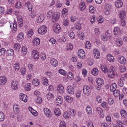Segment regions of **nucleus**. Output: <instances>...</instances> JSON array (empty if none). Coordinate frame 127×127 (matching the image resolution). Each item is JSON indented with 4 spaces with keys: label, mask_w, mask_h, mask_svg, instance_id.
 Here are the masks:
<instances>
[{
    "label": "nucleus",
    "mask_w": 127,
    "mask_h": 127,
    "mask_svg": "<svg viewBox=\"0 0 127 127\" xmlns=\"http://www.w3.org/2000/svg\"><path fill=\"white\" fill-rule=\"evenodd\" d=\"M86 110L88 114L91 115L92 114V111L91 108L90 106H88L86 107Z\"/></svg>",
    "instance_id": "nucleus-30"
},
{
    "label": "nucleus",
    "mask_w": 127,
    "mask_h": 127,
    "mask_svg": "<svg viewBox=\"0 0 127 127\" xmlns=\"http://www.w3.org/2000/svg\"><path fill=\"white\" fill-rule=\"evenodd\" d=\"M85 8L86 6L85 2L83 1H82L81 2L80 5V10L83 11L85 9Z\"/></svg>",
    "instance_id": "nucleus-25"
},
{
    "label": "nucleus",
    "mask_w": 127,
    "mask_h": 127,
    "mask_svg": "<svg viewBox=\"0 0 127 127\" xmlns=\"http://www.w3.org/2000/svg\"><path fill=\"white\" fill-rule=\"evenodd\" d=\"M120 113L121 116L124 118H125L127 115V112L124 109H122L120 111Z\"/></svg>",
    "instance_id": "nucleus-33"
},
{
    "label": "nucleus",
    "mask_w": 127,
    "mask_h": 127,
    "mask_svg": "<svg viewBox=\"0 0 127 127\" xmlns=\"http://www.w3.org/2000/svg\"><path fill=\"white\" fill-rule=\"evenodd\" d=\"M67 90L69 94H71L74 93V89L73 87L71 86H69L67 88Z\"/></svg>",
    "instance_id": "nucleus-16"
},
{
    "label": "nucleus",
    "mask_w": 127,
    "mask_h": 127,
    "mask_svg": "<svg viewBox=\"0 0 127 127\" xmlns=\"http://www.w3.org/2000/svg\"><path fill=\"white\" fill-rule=\"evenodd\" d=\"M7 55H12L14 54V51L12 49H8L6 52Z\"/></svg>",
    "instance_id": "nucleus-29"
},
{
    "label": "nucleus",
    "mask_w": 127,
    "mask_h": 127,
    "mask_svg": "<svg viewBox=\"0 0 127 127\" xmlns=\"http://www.w3.org/2000/svg\"><path fill=\"white\" fill-rule=\"evenodd\" d=\"M114 33L115 35H118L120 33V30L118 27H116L114 30Z\"/></svg>",
    "instance_id": "nucleus-28"
},
{
    "label": "nucleus",
    "mask_w": 127,
    "mask_h": 127,
    "mask_svg": "<svg viewBox=\"0 0 127 127\" xmlns=\"http://www.w3.org/2000/svg\"><path fill=\"white\" fill-rule=\"evenodd\" d=\"M23 96H24L23 98H20V100L26 102H27V96L26 95H23Z\"/></svg>",
    "instance_id": "nucleus-53"
},
{
    "label": "nucleus",
    "mask_w": 127,
    "mask_h": 127,
    "mask_svg": "<svg viewBox=\"0 0 127 127\" xmlns=\"http://www.w3.org/2000/svg\"><path fill=\"white\" fill-rule=\"evenodd\" d=\"M14 70L15 71H17L19 69V63H16L14 65Z\"/></svg>",
    "instance_id": "nucleus-42"
},
{
    "label": "nucleus",
    "mask_w": 127,
    "mask_h": 127,
    "mask_svg": "<svg viewBox=\"0 0 127 127\" xmlns=\"http://www.w3.org/2000/svg\"><path fill=\"white\" fill-rule=\"evenodd\" d=\"M46 96L47 98L49 99L51 98H53L54 96L50 92L48 93L47 94Z\"/></svg>",
    "instance_id": "nucleus-49"
},
{
    "label": "nucleus",
    "mask_w": 127,
    "mask_h": 127,
    "mask_svg": "<svg viewBox=\"0 0 127 127\" xmlns=\"http://www.w3.org/2000/svg\"><path fill=\"white\" fill-rule=\"evenodd\" d=\"M70 114L72 116H74L75 114V110L73 109H71L70 110Z\"/></svg>",
    "instance_id": "nucleus-60"
},
{
    "label": "nucleus",
    "mask_w": 127,
    "mask_h": 127,
    "mask_svg": "<svg viewBox=\"0 0 127 127\" xmlns=\"http://www.w3.org/2000/svg\"><path fill=\"white\" fill-rule=\"evenodd\" d=\"M4 115L2 112H0V121H3L4 119Z\"/></svg>",
    "instance_id": "nucleus-41"
},
{
    "label": "nucleus",
    "mask_w": 127,
    "mask_h": 127,
    "mask_svg": "<svg viewBox=\"0 0 127 127\" xmlns=\"http://www.w3.org/2000/svg\"><path fill=\"white\" fill-rule=\"evenodd\" d=\"M13 24V32L15 33L17 30V24L16 21H14Z\"/></svg>",
    "instance_id": "nucleus-40"
},
{
    "label": "nucleus",
    "mask_w": 127,
    "mask_h": 127,
    "mask_svg": "<svg viewBox=\"0 0 127 127\" xmlns=\"http://www.w3.org/2000/svg\"><path fill=\"white\" fill-rule=\"evenodd\" d=\"M60 17V14L59 13H56L53 15L52 17V20L53 22H55L57 21L59 19Z\"/></svg>",
    "instance_id": "nucleus-6"
},
{
    "label": "nucleus",
    "mask_w": 127,
    "mask_h": 127,
    "mask_svg": "<svg viewBox=\"0 0 127 127\" xmlns=\"http://www.w3.org/2000/svg\"><path fill=\"white\" fill-rule=\"evenodd\" d=\"M98 70L95 68L93 69L91 71V73L92 74L95 76L97 75L98 73Z\"/></svg>",
    "instance_id": "nucleus-24"
},
{
    "label": "nucleus",
    "mask_w": 127,
    "mask_h": 127,
    "mask_svg": "<svg viewBox=\"0 0 127 127\" xmlns=\"http://www.w3.org/2000/svg\"><path fill=\"white\" fill-rule=\"evenodd\" d=\"M119 17L121 20L124 19L125 16V11L123 10L120 11L119 14Z\"/></svg>",
    "instance_id": "nucleus-15"
},
{
    "label": "nucleus",
    "mask_w": 127,
    "mask_h": 127,
    "mask_svg": "<svg viewBox=\"0 0 127 127\" xmlns=\"http://www.w3.org/2000/svg\"><path fill=\"white\" fill-rule=\"evenodd\" d=\"M96 82L99 86H100L103 84L104 81L103 79L101 78H97L96 79Z\"/></svg>",
    "instance_id": "nucleus-19"
},
{
    "label": "nucleus",
    "mask_w": 127,
    "mask_h": 127,
    "mask_svg": "<svg viewBox=\"0 0 127 127\" xmlns=\"http://www.w3.org/2000/svg\"><path fill=\"white\" fill-rule=\"evenodd\" d=\"M31 84L29 83H28L27 84L25 85V89L27 91H29L31 89Z\"/></svg>",
    "instance_id": "nucleus-37"
},
{
    "label": "nucleus",
    "mask_w": 127,
    "mask_h": 127,
    "mask_svg": "<svg viewBox=\"0 0 127 127\" xmlns=\"http://www.w3.org/2000/svg\"><path fill=\"white\" fill-rule=\"evenodd\" d=\"M117 87L116 84L114 83L112 84L110 86V89L111 91L113 92L114 91L116 90V89Z\"/></svg>",
    "instance_id": "nucleus-22"
},
{
    "label": "nucleus",
    "mask_w": 127,
    "mask_h": 127,
    "mask_svg": "<svg viewBox=\"0 0 127 127\" xmlns=\"http://www.w3.org/2000/svg\"><path fill=\"white\" fill-rule=\"evenodd\" d=\"M101 68L102 71L105 73H106L108 71L107 69V67H104V66H101Z\"/></svg>",
    "instance_id": "nucleus-62"
},
{
    "label": "nucleus",
    "mask_w": 127,
    "mask_h": 127,
    "mask_svg": "<svg viewBox=\"0 0 127 127\" xmlns=\"http://www.w3.org/2000/svg\"><path fill=\"white\" fill-rule=\"evenodd\" d=\"M39 57L38 52L36 50L32 51V57L35 59H38Z\"/></svg>",
    "instance_id": "nucleus-12"
},
{
    "label": "nucleus",
    "mask_w": 127,
    "mask_h": 127,
    "mask_svg": "<svg viewBox=\"0 0 127 127\" xmlns=\"http://www.w3.org/2000/svg\"><path fill=\"white\" fill-rule=\"evenodd\" d=\"M18 23L19 24V27H21L22 26V23L23 21L22 19L20 18L19 20H18Z\"/></svg>",
    "instance_id": "nucleus-55"
},
{
    "label": "nucleus",
    "mask_w": 127,
    "mask_h": 127,
    "mask_svg": "<svg viewBox=\"0 0 127 127\" xmlns=\"http://www.w3.org/2000/svg\"><path fill=\"white\" fill-rule=\"evenodd\" d=\"M7 79L4 76H1L0 77V85H3L6 82Z\"/></svg>",
    "instance_id": "nucleus-10"
},
{
    "label": "nucleus",
    "mask_w": 127,
    "mask_h": 127,
    "mask_svg": "<svg viewBox=\"0 0 127 127\" xmlns=\"http://www.w3.org/2000/svg\"><path fill=\"white\" fill-rule=\"evenodd\" d=\"M119 70L120 72H123L126 71V68L124 65H121L119 66Z\"/></svg>",
    "instance_id": "nucleus-46"
},
{
    "label": "nucleus",
    "mask_w": 127,
    "mask_h": 127,
    "mask_svg": "<svg viewBox=\"0 0 127 127\" xmlns=\"http://www.w3.org/2000/svg\"><path fill=\"white\" fill-rule=\"evenodd\" d=\"M51 64L54 67H56L58 64V61L57 60L52 58L50 60Z\"/></svg>",
    "instance_id": "nucleus-14"
},
{
    "label": "nucleus",
    "mask_w": 127,
    "mask_h": 127,
    "mask_svg": "<svg viewBox=\"0 0 127 127\" xmlns=\"http://www.w3.org/2000/svg\"><path fill=\"white\" fill-rule=\"evenodd\" d=\"M83 91L84 93L87 96L89 95L91 93L90 88L87 86H84L83 88Z\"/></svg>",
    "instance_id": "nucleus-2"
},
{
    "label": "nucleus",
    "mask_w": 127,
    "mask_h": 127,
    "mask_svg": "<svg viewBox=\"0 0 127 127\" xmlns=\"http://www.w3.org/2000/svg\"><path fill=\"white\" fill-rule=\"evenodd\" d=\"M42 99L41 97H38L37 96V98L35 100V101L36 103L39 104H41L42 103Z\"/></svg>",
    "instance_id": "nucleus-47"
},
{
    "label": "nucleus",
    "mask_w": 127,
    "mask_h": 127,
    "mask_svg": "<svg viewBox=\"0 0 127 127\" xmlns=\"http://www.w3.org/2000/svg\"><path fill=\"white\" fill-rule=\"evenodd\" d=\"M53 29L54 31L56 33H58L60 31L61 28L60 25L58 23L56 24L53 27Z\"/></svg>",
    "instance_id": "nucleus-5"
},
{
    "label": "nucleus",
    "mask_w": 127,
    "mask_h": 127,
    "mask_svg": "<svg viewBox=\"0 0 127 127\" xmlns=\"http://www.w3.org/2000/svg\"><path fill=\"white\" fill-rule=\"evenodd\" d=\"M64 98L65 100L69 103L73 101V98L68 96H66L64 97Z\"/></svg>",
    "instance_id": "nucleus-31"
},
{
    "label": "nucleus",
    "mask_w": 127,
    "mask_h": 127,
    "mask_svg": "<svg viewBox=\"0 0 127 127\" xmlns=\"http://www.w3.org/2000/svg\"><path fill=\"white\" fill-rule=\"evenodd\" d=\"M96 100L99 103H100L101 102L102 99L101 97L99 95L97 96L96 98Z\"/></svg>",
    "instance_id": "nucleus-61"
},
{
    "label": "nucleus",
    "mask_w": 127,
    "mask_h": 127,
    "mask_svg": "<svg viewBox=\"0 0 127 127\" xmlns=\"http://www.w3.org/2000/svg\"><path fill=\"white\" fill-rule=\"evenodd\" d=\"M59 127H66L64 122L63 121H61L59 124Z\"/></svg>",
    "instance_id": "nucleus-43"
},
{
    "label": "nucleus",
    "mask_w": 127,
    "mask_h": 127,
    "mask_svg": "<svg viewBox=\"0 0 127 127\" xmlns=\"http://www.w3.org/2000/svg\"><path fill=\"white\" fill-rule=\"evenodd\" d=\"M44 19V15L43 14L40 15L38 18L37 22L38 23H40L43 21Z\"/></svg>",
    "instance_id": "nucleus-26"
},
{
    "label": "nucleus",
    "mask_w": 127,
    "mask_h": 127,
    "mask_svg": "<svg viewBox=\"0 0 127 127\" xmlns=\"http://www.w3.org/2000/svg\"><path fill=\"white\" fill-rule=\"evenodd\" d=\"M113 92H114L113 95L115 97H118L120 96V92L118 90H116Z\"/></svg>",
    "instance_id": "nucleus-35"
},
{
    "label": "nucleus",
    "mask_w": 127,
    "mask_h": 127,
    "mask_svg": "<svg viewBox=\"0 0 127 127\" xmlns=\"http://www.w3.org/2000/svg\"><path fill=\"white\" fill-rule=\"evenodd\" d=\"M5 52V50L4 48H2L0 50V55H4Z\"/></svg>",
    "instance_id": "nucleus-58"
},
{
    "label": "nucleus",
    "mask_w": 127,
    "mask_h": 127,
    "mask_svg": "<svg viewBox=\"0 0 127 127\" xmlns=\"http://www.w3.org/2000/svg\"><path fill=\"white\" fill-rule=\"evenodd\" d=\"M53 110L54 113L56 116H58L60 115L61 112L59 109L57 108H55Z\"/></svg>",
    "instance_id": "nucleus-27"
},
{
    "label": "nucleus",
    "mask_w": 127,
    "mask_h": 127,
    "mask_svg": "<svg viewBox=\"0 0 127 127\" xmlns=\"http://www.w3.org/2000/svg\"><path fill=\"white\" fill-rule=\"evenodd\" d=\"M42 81L43 84L45 85H47L48 82V80L45 77L42 78Z\"/></svg>",
    "instance_id": "nucleus-51"
},
{
    "label": "nucleus",
    "mask_w": 127,
    "mask_h": 127,
    "mask_svg": "<svg viewBox=\"0 0 127 127\" xmlns=\"http://www.w3.org/2000/svg\"><path fill=\"white\" fill-rule=\"evenodd\" d=\"M73 45L71 43H69L66 46V49L67 50H70L73 49Z\"/></svg>",
    "instance_id": "nucleus-36"
},
{
    "label": "nucleus",
    "mask_w": 127,
    "mask_h": 127,
    "mask_svg": "<svg viewBox=\"0 0 127 127\" xmlns=\"http://www.w3.org/2000/svg\"><path fill=\"white\" fill-rule=\"evenodd\" d=\"M85 47L86 48L88 49H90L91 48V44L90 42L88 41L86 42L85 45Z\"/></svg>",
    "instance_id": "nucleus-50"
},
{
    "label": "nucleus",
    "mask_w": 127,
    "mask_h": 127,
    "mask_svg": "<svg viewBox=\"0 0 127 127\" xmlns=\"http://www.w3.org/2000/svg\"><path fill=\"white\" fill-rule=\"evenodd\" d=\"M62 97L61 96H59L56 99V102L61 104L62 102Z\"/></svg>",
    "instance_id": "nucleus-52"
},
{
    "label": "nucleus",
    "mask_w": 127,
    "mask_h": 127,
    "mask_svg": "<svg viewBox=\"0 0 127 127\" xmlns=\"http://www.w3.org/2000/svg\"><path fill=\"white\" fill-rule=\"evenodd\" d=\"M33 42L34 45L36 46L40 44V40L38 38H35L34 39Z\"/></svg>",
    "instance_id": "nucleus-20"
},
{
    "label": "nucleus",
    "mask_w": 127,
    "mask_h": 127,
    "mask_svg": "<svg viewBox=\"0 0 127 127\" xmlns=\"http://www.w3.org/2000/svg\"><path fill=\"white\" fill-rule=\"evenodd\" d=\"M68 34L70 38L72 39L74 38L75 35L74 32L72 31H71L68 32Z\"/></svg>",
    "instance_id": "nucleus-39"
},
{
    "label": "nucleus",
    "mask_w": 127,
    "mask_h": 127,
    "mask_svg": "<svg viewBox=\"0 0 127 127\" xmlns=\"http://www.w3.org/2000/svg\"><path fill=\"white\" fill-rule=\"evenodd\" d=\"M44 113L47 117H50L52 115V113L50 110L48 109L45 108L43 109Z\"/></svg>",
    "instance_id": "nucleus-3"
},
{
    "label": "nucleus",
    "mask_w": 127,
    "mask_h": 127,
    "mask_svg": "<svg viewBox=\"0 0 127 127\" xmlns=\"http://www.w3.org/2000/svg\"><path fill=\"white\" fill-rule=\"evenodd\" d=\"M47 31V27L43 25L38 29V32L39 34H44Z\"/></svg>",
    "instance_id": "nucleus-1"
},
{
    "label": "nucleus",
    "mask_w": 127,
    "mask_h": 127,
    "mask_svg": "<svg viewBox=\"0 0 127 127\" xmlns=\"http://www.w3.org/2000/svg\"><path fill=\"white\" fill-rule=\"evenodd\" d=\"M39 84V80L37 79H34L32 81V84L34 86H37Z\"/></svg>",
    "instance_id": "nucleus-23"
},
{
    "label": "nucleus",
    "mask_w": 127,
    "mask_h": 127,
    "mask_svg": "<svg viewBox=\"0 0 127 127\" xmlns=\"http://www.w3.org/2000/svg\"><path fill=\"white\" fill-rule=\"evenodd\" d=\"M107 59L111 62H113L114 60V57L111 54H108L107 55Z\"/></svg>",
    "instance_id": "nucleus-21"
},
{
    "label": "nucleus",
    "mask_w": 127,
    "mask_h": 127,
    "mask_svg": "<svg viewBox=\"0 0 127 127\" xmlns=\"http://www.w3.org/2000/svg\"><path fill=\"white\" fill-rule=\"evenodd\" d=\"M93 52L95 58L98 59L100 58V55L99 50L97 49H94L93 50Z\"/></svg>",
    "instance_id": "nucleus-8"
},
{
    "label": "nucleus",
    "mask_w": 127,
    "mask_h": 127,
    "mask_svg": "<svg viewBox=\"0 0 127 127\" xmlns=\"http://www.w3.org/2000/svg\"><path fill=\"white\" fill-rule=\"evenodd\" d=\"M25 6H27L29 10L31 12V14H32V4L30 2H28L25 3Z\"/></svg>",
    "instance_id": "nucleus-18"
},
{
    "label": "nucleus",
    "mask_w": 127,
    "mask_h": 127,
    "mask_svg": "<svg viewBox=\"0 0 127 127\" xmlns=\"http://www.w3.org/2000/svg\"><path fill=\"white\" fill-rule=\"evenodd\" d=\"M86 124L88 127H94L92 122L90 121L86 122Z\"/></svg>",
    "instance_id": "nucleus-44"
},
{
    "label": "nucleus",
    "mask_w": 127,
    "mask_h": 127,
    "mask_svg": "<svg viewBox=\"0 0 127 127\" xmlns=\"http://www.w3.org/2000/svg\"><path fill=\"white\" fill-rule=\"evenodd\" d=\"M89 10L90 12L91 13H94L95 11L94 8L92 6H91L89 7Z\"/></svg>",
    "instance_id": "nucleus-59"
},
{
    "label": "nucleus",
    "mask_w": 127,
    "mask_h": 127,
    "mask_svg": "<svg viewBox=\"0 0 127 127\" xmlns=\"http://www.w3.org/2000/svg\"><path fill=\"white\" fill-rule=\"evenodd\" d=\"M123 4L122 2L120 0H117L115 3V4L116 7L118 8L121 7Z\"/></svg>",
    "instance_id": "nucleus-17"
},
{
    "label": "nucleus",
    "mask_w": 127,
    "mask_h": 127,
    "mask_svg": "<svg viewBox=\"0 0 127 127\" xmlns=\"http://www.w3.org/2000/svg\"><path fill=\"white\" fill-rule=\"evenodd\" d=\"M32 36V29H30L28 32L27 33V37L28 38H30Z\"/></svg>",
    "instance_id": "nucleus-56"
},
{
    "label": "nucleus",
    "mask_w": 127,
    "mask_h": 127,
    "mask_svg": "<svg viewBox=\"0 0 127 127\" xmlns=\"http://www.w3.org/2000/svg\"><path fill=\"white\" fill-rule=\"evenodd\" d=\"M118 60L119 62L123 64H125L126 63V59L123 56L119 57Z\"/></svg>",
    "instance_id": "nucleus-9"
},
{
    "label": "nucleus",
    "mask_w": 127,
    "mask_h": 127,
    "mask_svg": "<svg viewBox=\"0 0 127 127\" xmlns=\"http://www.w3.org/2000/svg\"><path fill=\"white\" fill-rule=\"evenodd\" d=\"M57 89L58 92L60 93H63L64 91V86L62 85H58L57 87Z\"/></svg>",
    "instance_id": "nucleus-7"
},
{
    "label": "nucleus",
    "mask_w": 127,
    "mask_h": 127,
    "mask_svg": "<svg viewBox=\"0 0 127 127\" xmlns=\"http://www.w3.org/2000/svg\"><path fill=\"white\" fill-rule=\"evenodd\" d=\"M63 24L65 26H67L68 24V20L67 19H66L65 20H64L63 22Z\"/></svg>",
    "instance_id": "nucleus-63"
},
{
    "label": "nucleus",
    "mask_w": 127,
    "mask_h": 127,
    "mask_svg": "<svg viewBox=\"0 0 127 127\" xmlns=\"http://www.w3.org/2000/svg\"><path fill=\"white\" fill-rule=\"evenodd\" d=\"M125 81L124 78L123 77H121L120 79L118 81V85L121 87H123L124 85V83Z\"/></svg>",
    "instance_id": "nucleus-13"
},
{
    "label": "nucleus",
    "mask_w": 127,
    "mask_h": 127,
    "mask_svg": "<svg viewBox=\"0 0 127 127\" xmlns=\"http://www.w3.org/2000/svg\"><path fill=\"white\" fill-rule=\"evenodd\" d=\"M78 54L80 57L83 59L85 55V52L82 49H80L78 50Z\"/></svg>",
    "instance_id": "nucleus-11"
},
{
    "label": "nucleus",
    "mask_w": 127,
    "mask_h": 127,
    "mask_svg": "<svg viewBox=\"0 0 127 127\" xmlns=\"http://www.w3.org/2000/svg\"><path fill=\"white\" fill-rule=\"evenodd\" d=\"M116 124L119 127H124L123 125V123L122 121L120 120H117L116 121Z\"/></svg>",
    "instance_id": "nucleus-38"
},
{
    "label": "nucleus",
    "mask_w": 127,
    "mask_h": 127,
    "mask_svg": "<svg viewBox=\"0 0 127 127\" xmlns=\"http://www.w3.org/2000/svg\"><path fill=\"white\" fill-rule=\"evenodd\" d=\"M108 76L111 78H113L115 75V73L109 70L108 72Z\"/></svg>",
    "instance_id": "nucleus-34"
},
{
    "label": "nucleus",
    "mask_w": 127,
    "mask_h": 127,
    "mask_svg": "<svg viewBox=\"0 0 127 127\" xmlns=\"http://www.w3.org/2000/svg\"><path fill=\"white\" fill-rule=\"evenodd\" d=\"M63 116L65 119H68L69 116V114L67 112H65L64 113Z\"/></svg>",
    "instance_id": "nucleus-57"
},
{
    "label": "nucleus",
    "mask_w": 127,
    "mask_h": 127,
    "mask_svg": "<svg viewBox=\"0 0 127 127\" xmlns=\"http://www.w3.org/2000/svg\"><path fill=\"white\" fill-rule=\"evenodd\" d=\"M18 82L17 81L14 80L12 81L11 84V87L13 89H17L18 87Z\"/></svg>",
    "instance_id": "nucleus-4"
},
{
    "label": "nucleus",
    "mask_w": 127,
    "mask_h": 127,
    "mask_svg": "<svg viewBox=\"0 0 127 127\" xmlns=\"http://www.w3.org/2000/svg\"><path fill=\"white\" fill-rule=\"evenodd\" d=\"M122 41L120 38H118L116 42V44L117 46H120L122 44Z\"/></svg>",
    "instance_id": "nucleus-32"
},
{
    "label": "nucleus",
    "mask_w": 127,
    "mask_h": 127,
    "mask_svg": "<svg viewBox=\"0 0 127 127\" xmlns=\"http://www.w3.org/2000/svg\"><path fill=\"white\" fill-rule=\"evenodd\" d=\"M78 36L81 39H83L84 38V35L82 32H79L78 33Z\"/></svg>",
    "instance_id": "nucleus-45"
},
{
    "label": "nucleus",
    "mask_w": 127,
    "mask_h": 127,
    "mask_svg": "<svg viewBox=\"0 0 127 127\" xmlns=\"http://www.w3.org/2000/svg\"><path fill=\"white\" fill-rule=\"evenodd\" d=\"M41 58L42 60H44L46 58V55L44 53H42L41 55Z\"/></svg>",
    "instance_id": "nucleus-64"
},
{
    "label": "nucleus",
    "mask_w": 127,
    "mask_h": 127,
    "mask_svg": "<svg viewBox=\"0 0 127 127\" xmlns=\"http://www.w3.org/2000/svg\"><path fill=\"white\" fill-rule=\"evenodd\" d=\"M23 37V34L22 33H20L18 35L17 39L18 40L22 39Z\"/></svg>",
    "instance_id": "nucleus-48"
},
{
    "label": "nucleus",
    "mask_w": 127,
    "mask_h": 127,
    "mask_svg": "<svg viewBox=\"0 0 127 127\" xmlns=\"http://www.w3.org/2000/svg\"><path fill=\"white\" fill-rule=\"evenodd\" d=\"M20 47V44L18 43H15L14 46V48L16 49H19Z\"/></svg>",
    "instance_id": "nucleus-54"
}]
</instances>
